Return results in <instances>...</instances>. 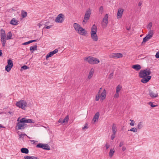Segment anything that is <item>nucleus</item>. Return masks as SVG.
I'll use <instances>...</instances> for the list:
<instances>
[{
	"label": "nucleus",
	"mask_w": 159,
	"mask_h": 159,
	"mask_svg": "<svg viewBox=\"0 0 159 159\" xmlns=\"http://www.w3.org/2000/svg\"><path fill=\"white\" fill-rule=\"evenodd\" d=\"M151 74V71L149 69L140 70L139 73V76L142 78L141 80V82L143 83L148 82L151 78V76L149 75Z\"/></svg>",
	"instance_id": "nucleus-1"
},
{
	"label": "nucleus",
	"mask_w": 159,
	"mask_h": 159,
	"mask_svg": "<svg viewBox=\"0 0 159 159\" xmlns=\"http://www.w3.org/2000/svg\"><path fill=\"white\" fill-rule=\"evenodd\" d=\"M97 27L95 24L93 25L91 29V35L92 39L95 41L98 40V37L97 34Z\"/></svg>",
	"instance_id": "nucleus-2"
},
{
	"label": "nucleus",
	"mask_w": 159,
	"mask_h": 159,
	"mask_svg": "<svg viewBox=\"0 0 159 159\" xmlns=\"http://www.w3.org/2000/svg\"><path fill=\"white\" fill-rule=\"evenodd\" d=\"M84 60L85 61L91 64H97L100 62L99 59L96 58L91 56L85 57Z\"/></svg>",
	"instance_id": "nucleus-3"
},
{
	"label": "nucleus",
	"mask_w": 159,
	"mask_h": 159,
	"mask_svg": "<svg viewBox=\"0 0 159 159\" xmlns=\"http://www.w3.org/2000/svg\"><path fill=\"white\" fill-rule=\"evenodd\" d=\"M16 105L17 107L25 110V107H27V104L24 100H20L16 102Z\"/></svg>",
	"instance_id": "nucleus-4"
},
{
	"label": "nucleus",
	"mask_w": 159,
	"mask_h": 159,
	"mask_svg": "<svg viewBox=\"0 0 159 159\" xmlns=\"http://www.w3.org/2000/svg\"><path fill=\"white\" fill-rule=\"evenodd\" d=\"M91 10L90 9H89L85 12L83 23H86L89 20L91 14Z\"/></svg>",
	"instance_id": "nucleus-5"
},
{
	"label": "nucleus",
	"mask_w": 159,
	"mask_h": 159,
	"mask_svg": "<svg viewBox=\"0 0 159 159\" xmlns=\"http://www.w3.org/2000/svg\"><path fill=\"white\" fill-rule=\"evenodd\" d=\"M36 147L37 148H40L45 150H50V148L48 144H43L42 143H38Z\"/></svg>",
	"instance_id": "nucleus-6"
},
{
	"label": "nucleus",
	"mask_w": 159,
	"mask_h": 159,
	"mask_svg": "<svg viewBox=\"0 0 159 159\" xmlns=\"http://www.w3.org/2000/svg\"><path fill=\"white\" fill-rule=\"evenodd\" d=\"M108 15L107 14H106L102 20V25L103 28L106 27L108 24Z\"/></svg>",
	"instance_id": "nucleus-7"
},
{
	"label": "nucleus",
	"mask_w": 159,
	"mask_h": 159,
	"mask_svg": "<svg viewBox=\"0 0 159 159\" xmlns=\"http://www.w3.org/2000/svg\"><path fill=\"white\" fill-rule=\"evenodd\" d=\"M64 20V16L62 14H59L55 20L57 23H61Z\"/></svg>",
	"instance_id": "nucleus-8"
},
{
	"label": "nucleus",
	"mask_w": 159,
	"mask_h": 159,
	"mask_svg": "<svg viewBox=\"0 0 159 159\" xmlns=\"http://www.w3.org/2000/svg\"><path fill=\"white\" fill-rule=\"evenodd\" d=\"M109 57L110 58H114L116 59L122 57H123V55L121 53H112L110 54Z\"/></svg>",
	"instance_id": "nucleus-9"
},
{
	"label": "nucleus",
	"mask_w": 159,
	"mask_h": 159,
	"mask_svg": "<svg viewBox=\"0 0 159 159\" xmlns=\"http://www.w3.org/2000/svg\"><path fill=\"white\" fill-rule=\"evenodd\" d=\"M16 127L18 130L23 129L26 127V124L23 122H20H20L17 123Z\"/></svg>",
	"instance_id": "nucleus-10"
},
{
	"label": "nucleus",
	"mask_w": 159,
	"mask_h": 159,
	"mask_svg": "<svg viewBox=\"0 0 159 159\" xmlns=\"http://www.w3.org/2000/svg\"><path fill=\"white\" fill-rule=\"evenodd\" d=\"M149 94L151 98H156L158 96L157 92L155 90H149Z\"/></svg>",
	"instance_id": "nucleus-11"
},
{
	"label": "nucleus",
	"mask_w": 159,
	"mask_h": 159,
	"mask_svg": "<svg viewBox=\"0 0 159 159\" xmlns=\"http://www.w3.org/2000/svg\"><path fill=\"white\" fill-rule=\"evenodd\" d=\"M124 11V10L121 8H119L118 9L117 14V16L118 19H119L121 17Z\"/></svg>",
	"instance_id": "nucleus-12"
},
{
	"label": "nucleus",
	"mask_w": 159,
	"mask_h": 159,
	"mask_svg": "<svg viewBox=\"0 0 159 159\" xmlns=\"http://www.w3.org/2000/svg\"><path fill=\"white\" fill-rule=\"evenodd\" d=\"M58 50L57 49H55L54 51L49 52L46 56V59H47L48 58L50 57L53 56L54 54L58 52Z\"/></svg>",
	"instance_id": "nucleus-13"
},
{
	"label": "nucleus",
	"mask_w": 159,
	"mask_h": 159,
	"mask_svg": "<svg viewBox=\"0 0 159 159\" xmlns=\"http://www.w3.org/2000/svg\"><path fill=\"white\" fill-rule=\"evenodd\" d=\"M78 33L81 35H84L87 34V31L81 27L78 31Z\"/></svg>",
	"instance_id": "nucleus-14"
},
{
	"label": "nucleus",
	"mask_w": 159,
	"mask_h": 159,
	"mask_svg": "<svg viewBox=\"0 0 159 159\" xmlns=\"http://www.w3.org/2000/svg\"><path fill=\"white\" fill-rule=\"evenodd\" d=\"M106 91L105 89H104L101 94H100L101 99L102 100H104L106 98Z\"/></svg>",
	"instance_id": "nucleus-15"
},
{
	"label": "nucleus",
	"mask_w": 159,
	"mask_h": 159,
	"mask_svg": "<svg viewBox=\"0 0 159 159\" xmlns=\"http://www.w3.org/2000/svg\"><path fill=\"white\" fill-rule=\"evenodd\" d=\"M99 116V113L98 112H97L94 116L93 119V121L94 122L97 121L98 120Z\"/></svg>",
	"instance_id": "nucleus-16"
},
{
	"label": "nucleus",
	"mask_w": 159,
	"mask_h": 159,
	"mask_svg": "<svg viewBox=\"0 0 159 159\" xmlns=\"http://www.w3.org/2000/svg\"><path fill=\"white\" fill-rule=\"evenodd\" d=\"M73 27L75 30L78 31L80 29L81 27L80 25L76 23H74L73 24Z\"/></svg>",
	"instance_id": "nucleus-17"
},
{
	"label": "nucleus",
	"mask_w": 159,
	"mask_h": 159,
	"mask_svg": "<svg viewBox=\"0 0 159 159\" xmlns=\"http://www.w3.org/2000/svg\"><path fill=\"white\" fill-rule=\"evenodd\" d=\"M132 67L137 71L139 70L141 68L140 65L139 64L134 65L132 66Z\"/></svg>",
	"instance_id": "nucleus-18"
},
{
	"label": "nucleus",
	"mask_w": 159,
	"mask_h": 159,
	"mask_svg": "<svg viewBox=\"0 0 159 159\" xmlns=\"http://www.w3.org/2000/svg\"><path fill=\"white\" fill-rule=\"evenodd\" d=\"M10 24L13 25H16L18 24V21L15 18H13L11 21Z\"/></svg>",
	"instance_id": "nucleus-19"
},
{
	"label": "nucleus",
	"mask_w": 159,
	"mask_h": 159,
	"mask_svg": "<svg viewBox=\"0 0 159 159\" xmlns=\"http://www.w3.org/2000/svg\"><path fill=\"white\" fill-rule=\"evenodd\" d=\"M151 38V37L149 35L147 34L145 37L143 38V41L142 43H143L146 42L147 41L149 40Z\"/></svg>",
	"instance_id": "nucleus-20"
},
{
	"label": "nucleus",
	"mask_w": 159,
	"mask_h": 159,
	"mask_svg": "<svg viewBox=\"0 0 159 159\" xmlns=\"http://www.w3.org/2000/svg\"><path fill=\"white\" fill-rule=\"evenodd\" d=\"M21 152L23 153L28 154L29 152L28 149L25 148H22L21 149Z\"/></svg>",
	"instance_id": "nucleus-21"
},
{
	"label": "nucleus",
	"mask_w": 159,
	"mask_h": 159,
	"mask_svg": "<svg viewBox=\"0 0 159 159\" xmlns=\"http://www.w3.org/2000/svg\"><path fill=\"white\" fill-rule=\"evenodd\" d=\"M115 153V150L114 148H111L110 150L109 153V156L111 158L112 157L114 154Z\"/></svg>",
	"instance_id": "nucleus-22"
},
{
	"label": "nucleus",
	"mask_w": 159,
	"mask_h": 159,
	"mask_svg": "<svg viewBox=\"0 0 159 159\" xmlns=\"http://www.w3.org/2000/svg\"><path fill=\"white\" fill-rule=\"evenodd\" d=\"M116 125L115 124H113L112 127V133L116 134Z\"/></svg>",
	"instance_id": "nucleus-23"
},
{
	"label": "nucleus",
	"mask_w": 159,
	"mask_h": 159,
	"mask_svg": "<svg viewBox=\"0 0 159 159\" xmlns=\"http://www.w3.org/2000/svg\"><path fill=\"white\" fill-rule=\"evenodd\" d=\"M7 40L10 39H12V34L11 31L8 32L7 34Z\"/></svg>",
	"instance_id": "nucleus-24"
},
{
	"label": "nucleus",
	"mask_w": 159,
	"mask_h": 159,
	"mask_svg": "<svg viewBox=\"0 0 159 159\" xmlns=\"http://www.w3.org/2000/svg\"><path fill=\"white\" fill-rule=\"evenodd\" d=\"M94 73V69L93 68H92L89 73L88 78L89 79L91 78L93 75Z\"/></svg>",
	"instance_id": "nucleus-25"
},
{
	"label": "nucleus",
	"mask_w": 159,
	"mask_h": 159,
	"mask_svg": "<svg viewBox=\"0 0 159 159\" xmlns=\"http://www.w3.org/2000/svg\"><path fill=\"white\" fill-rule=\"evenodd\" d=\"M7 39H1V41L2 43V46L4 47L6 42Z\"/></svg>",
	"instance_id": "nucleus-26"
},
{
	"label": "nucleus",
	"mask_w": 159,
	"mask_h": 159,
	"mask_svg": "<svg viewBox=\"0 0 159 159\" xmlns=\"http://www.w3.org/2000/svg\"><path fill=\"white\" fill-rule=\"evenodd\" d=\"M37 39H35V40H30V41H29L27 42H26L24 43H23L22 44L23 45H27L28 44L31 43L36 42L37 41Z\"/></svg>",
	"instance_id": "nucleus-27"
},
{
	"label": "nucleus",
	"mask_w": 159,
	"mask_h": 159,
	"mask_svg": "<svg viewBox=\"0 0 159 159\" xmlns=\"http://www.w3.org/2000/svg\"><path fill=\"white\" fill-rule=\"evenodd\" d=\"M21 17L23 18H24L26 17L27 16V13L26 11H21Z\"/></svg>",
	"instance_id": "nucleus-28"
},
{
	"label": "nucleus",
	"mask_w": 159,
	"mask_h": 159,
	"mask_svg": "<svg viewBox=\"0 0 159 159\" xmlns=\"http://www.w3.org/2000/svg\"><path fill=\"white\" fill-rule=\"evenodd\" d=\"M13 66H9V65H7L5 66V70L7 72H9L10 71L12 67Z\"/></svg>",
	"instance_id": "nucleus-29"
},
{
	"label": "nucleus",
	"mask_w": 159,
	"mask_h": 159,
	"mask_svg": "<svg viewBox=\"0 0 159 159\" xmlns=\"http://www.w3.org/2000/svg\"><path fill=\"white\" fill-rule=\"evenodd\" d=\"M122 86L120 85H118L116 87V92L119 93L122 89Z\"/></svg>",
	"instance_id": "nucleus-30"
},
{
	"label": "nucleus",
	"mask_w": 159,
	"mask_h": 159,
	"mask_svg": "<svg viewBox=\"0 0 159 159\" xmlns=\"http://www.w3.org/2000/svg\"><path fill=\"white\" fill-rule=\"evenodd\" d=\"M143 122H140L138 123L137 127L139 129H141L143 126Z\"/></svg>",
	"instance_id": "nucleus-31"
},
{
	"label": "nucleus",
	"mask_w": 159,
	"mask_h": 159,
	"mask_svg": "<svg viewBox=\"0 0 159 159\" xmlns=\"http://www.w3.org/2000/svg\"><path fill=\"white\" fill-rule=\"evenodd\" d=\"M37 46L36 45L34 46H31L30 47V50L31 51L33 52V51L37 50Z\"/></svg>",
	"instance_id": "nucleus-32"
},
{
	"label": "nucleus",
	"mask_w": 159,
	"mask_h": 159,
	"mask_svg": "<svg viewBox=\"0 0 159 159\" xmlns=\"http://www.w3.org/2000/svg\"><path fill=\"white\" fill-rule=\"evenodd\" d=\"M20 122H23L24 123H28V119H26L25 118H23L20 120Z\"/></svg>",
	"instance_id": "nucleus-33"
},
{
	"label": "nucleus",
	"mask_w": 159,
	"mask_h": 159,
	"mask_svg": "<svg viewBox=\"0 0 159 159\" xmlns=\"http://www.w3.org/2000/svg\"><path fill=\"white\" fill-rule=\"evenodd\" d=\"M0 36H6L5 30L3 29H1L0 30Z\"/></svg>",
	"instance_id": "nucleus-34"
},
{
	"label": "nucleus",
	"mask_w": 159,
	"mask_h": 159,
	"mask_svg": "<svg viewBox=\"0 0 159 159\" xmlns=\"http://www.w3.org/2000/svg\"><path fill=\"white\" fill-rule=\"evenodd\" d=\"M7 65L10 66H13V63L11 59H9L7 61Z\"/></svg>",
	"instance_id": "nucleus-35"
},
{
	"label": "nucleus",
	"mask_w": 159,
	"mask_h": 159,
	"mask_svg": "<svg viewBox=\"0 0 159 159\" xmlns=\"http://www.w3.org/2000/svg\"><path fill=\"white\" fill-rule=\"evenodd\" d=\"M100 98H101L100 93H98L97 94L95 97V100L96 101H98Z\"/></svg>",
	"instance_id": "nucleus-36"
},
{
	"label": "nucleus",
	"mask_w": 159,
	"mask_h": 159,
	"mask_svg": "<svg viewBox=\"0 0 159 159\" xmlns=\"http://www.w3.org/2000/svg\"><path fill=\"white\" fill-rule=\"evenodd\" d=\"M154 33L152 30H150L148 32V35H149L151 37H152Z\"/></svg>",
	"instance_id": "nucleus-37"
},
{
	"label": "nucleus",
	"mask_w": 159,
	"mask_h": 159,
	"mask_svg": "<svg viewBox=\"0 0 159 159\" xmlns=\"http://www.w3.org/2000/svg\"><path fill=\"white\" fill-rule=\"evenodd\" d=\"M69 119V116L68 115L63 120V122H68Z\"/></svg>",
	"instance_id": "nucleus-38"
},
{
	"label": "nucleus",
	"mask_w": 159,
	"mask_h": 159,
	"mask_svg": "<svg viewBox=\"0 0 159 159\" xmlns=\"http://www.w3.org/2000/svg\"><path fill=\"white\" fill-rule=\"evenodd\" d=\"M128 131H133L135 133L137 132V129L136 128H133L131 129H130L128 130Z\"/></svg>",
	"instance_id": "nucleus-39"
},
{
	"label": "nucleus",
	"mask_w": 159,
	"mask_h": 159,
	"mask_svg": "<svg viewBox=\"0 0 159 159\" xmlns=\"http://www.w3.org/2000/svg\"><path fill=\"white\" fill-rule=\"evenodd\" d=\"M152 26V22H150L147 26V28L148 30H151Z\"/></svg>",
	"instance_id": "nucleus-40"
},
{
	"label": "nucleus",
	"mask_w": 159,
	"mask_h": 159,
	"mask_svg": "<svg viewBox=\"0 0 159 159\" xmlns=\"http://www.w3.org/2000/svg\"><path fill=\"white\" fill-rule=\"evenodd\" d=\"M103 10V8L102 6H101L99 9V11L100 13L102 14Z\"/></svg>",
	"instance_id": "nucleus-41"
},
{
	"label": "nucleus",
	"mask_w": 159,
	"mask_h": 159,
	"mask_svg": "<svg viewBox=\"0 0 159 159\" xmlns=\"http://www.w3.org/2000/svg\"><path fill=\"white\" fill-rule=\"evenodd\" d=\"M33 156H25L24 157V158L25 159H31V158Z\"/></svg>",
	"instance_id": "nucleus-42"
},
{
	"label": "nucleus",
	"mask_w": 159,
	"mask_h": 159,
	"mask_svg": "<svg viewBox=\"0 0 159 159\" xmlns=\"http://www.w3.org/2000/svg\"><path fill=\"white\" fill-rule=\"evenodd\" d=\"M29 68V67L26 65L24 66L21 67V69H23L24 70H26L28 69Z\"/></svg>",
	"instance_id": "nucleus-43"
},
{
	"label": "nucleus",
	"mask_w": 159,
	"mask_h": 159,
	"mask_svg": "<svg viewBox=\"0 0 159 159\" xmlns=\"http://www.w3.org/2000/svg\"><path fill=\"white\" fill-rule=\"evenodd\" d=\"M119 96V93L116 92V93L114 95V98H118Z\"/></svg>",
	"instance_id": "nucleus-44"
},
{
	"label": "nucleus",
	"mask_w": 159,
	"mask_h": 159,
	"mask_svg": "<svg viewBox=\"0 0 159 159\" xmlns=\"http://www.w3.org/2000/svg\"><path fill=\"white\" fill-rule=\"evenodd\" d=\"M148 104H150V106H151L152 107H156V106H157V105H153V104L152 103V102H149L148 103Z\"/></svg>",
	"instance_id": "nucleus-45"
},
{
	"label": "nucleus",
	"mask_w": 159,
	"mask_h": 159,
	"mask_svg": "<svg viewBox=\"0 0 159 159\" xmlns=\"http://www.w3.org/2000/svg\"><path fill=\"white\" fill-rule=\"evenodd\" d=\"M113 134H113L111 135V139L112 140H113L115 138V134Z\"/></svg>",
	"instance_id": "nucleus-46"
},
{
	"label": "nucleus",
	"mask_w": 159,
	"mask_h": 159,
	"mask_svg": "<svg viewBox=\"0 0 159 159\" xmlns=\"http://www.w3.org/2000/svg\"><path fill=\"white\" fill-rule=\"evenodd\" d=\"M155 57L156 58H159V51L157 52L155 55Z\"/></svg>",
	"instance_id": "nucleus-47"
},
{
	"label": "nucleus",
	"mask_w": 159,
	"mask_h": 159,
	"mask_svg": "<svg viewBox=\"0 0 159 159\" xmlns=\"http://www.w3.org/2000/svg\"><path fill=\"white\" fill-rule=\"evenodd\" d=\"M58 122L62 124L64 123V122H63V120L62 119H61V118H60Z\"/></svg>",
	"instance_id": "nucleus-48"
},
{
	"label": "nucleus",
	"mask_w": 159,
	"mask_h": 159,
	"mask_svg": "<svg viewBox=\"0 0 159 159\" xmlns=\"http://www.w3.org/2000/svg\"><path fill=\"white\" fill-rule=\"evenodd\" d=\"M25 136H27L25 134H22L19 135L20 138H22L23 137Z\"/></svg>",
	"instance_id": "nucleus-49"
},
{
	"label": "nucleus",
	"mask_w": 159,
	"mask_h": 159,
	"mask_svg": "<svg viewBox=\"0 0 159 159\" xmlns=\"http://www.w3.org/2000/svg\"><path fill=\"white\" fill-rule=\"evenodd\" d=\"M28 123H34V120H31V119H28Z\"/></svg>",
	"instance_id": "nucleus-50"
},
{
	"label": "nucleus",
	"mask_w": 159,
	"mask_h": 159,
	"mask_svg": "<svg viewBox=\"0 0 159 159\" xmlns=\"http://www.w3.org/2000/svg\"><path fill=\"white\" fill-rule=\"evenodd\" d=\"M105 146H106V148L107 149L109 147V146L108 144V143H107L106 144V145H105Z\"/></svg>",
	"instance_id": "nucleus-51"
},
{
	"label": "nucleus",
	"mask_w": 159,
	"mask_h": 159,
	"mask_svg": "<svg viewBox=\"0 0 159 159\" xmlns=\"http://www.w3.org/2000/svg\"><path fill=\"white\" fill-rule=\"evenodd\" d=\"M124 142L123 141H121L119 145L120 147H121L122 146L124 145Z\"/></svg>",
	"instance_id": "nucleus-52"
},
{
	"label": "nucleus",
	"mask_w": 159,
	"mask_h": 159,
	"mask_svg": "<svg viewBox=\"0 0 159 159\" xmlns=\"http://www.w3.org/2000/svg\"><path fill=\"white\" fill-rule=\"evenodd\" d=\"M52 26V25H49V26H46V27H44V28H45L46 29H49L50 28H51Z\"/></svg>",
	"instance_id": "nucleus-53"
},
{
	"label": "nucleus",
	"mask_w": 159,
	"mask_h": 159,
	"mask_svg": "<svg viewBox=\"0 0 159 159\" xmlns=\"http://www.w3.org/2000/svg\"><path fill=\"white\" fill-rule=\"evenodd\" d=\"M113 75V73H112L111 74H110V75L109 76V78L111 79L112 78V76Z\"/></svg>",
	"instance_id": "nucleus-54"
},
{
	"label": "nucleus",
	"mask_w": 159,
	"mask_h": 159,
	"mask_svg": "<svg viewBox=\"0 0 159 159\" xmlns=\"http://www.w3.org/2000/svg\"><path fill=\"white\" fill-rule=\"evenodd\" d=\"M129 125L132 126H134V122H131L129 123Z\"/></svg>",
	"instance_id": "nucleus-55"
},
{
	"label": "nucleus",
	"mask_w": 159,
	"mask_h": 159,
	"mask_svg": "<svg viewBox=\"0 0 159 159\" xmlns=\"http://www.w3.org/2000/svg\"><path fill=\"white\" fill-rule=\"evenodd\" d=\"M1 39H7L6 36H0Z\"/></svg>",
	"instance_id": "nucleus-56"
},
{
	"label": "nucleus",
	"mask_w": 159,
	"mask_h": 159,
	"mask_svg": "<svg viewBox=\"0 0 159 159\" xmlns=\"http://www.w3.org/2000/svg\"><path fill=\"white\" fill-rule=\"evenodd\" d=\"M88 128L87 125L86 124L85 125L83 128V129H87Z\"/></svg>",
	"instance_id": "nucleus-57"
},
{
	"label": "nucleus",
	"mask_w": 159,
	"mask_h": 159,
	"mask_svg": "<svg viewBox=\"0 0 159 159\" xmlns=\"http://www.w3.org/2000/svg\"><path fill=\"white\" fill-rule=\"evenodd\" d=\"M126 149L125 147L123 146L122 148V150L123 151H124Z\"/></svg>",
	"instance_id": "nucleus-58"
},
{
	"label": "nucleus",
	"mask_w": 159,
	"mask_h": 159,
	"mask_svg": "<svg viewBox=\"0 0 159 159\" xmlns=\"http://www.w3.org/2000/svg\"><path fill=\"white\" fill-rule=\"evenodd\" d=\"M8 113H9L12 116L14 114L13 112L12 111H9L8 112Z\"/></svg>",
	"instance_id": "nucleus-59"
},
{
	"label": "nucleus",
	"mask_w": 159,
	"mask_h": 159,
	"mask_svg": "<svg viewBox=\"0 0 159 159\" xmlns=\"http://www.w3.org/2000/svg\"><path fill=\"white\" fill-rule=\"evenodd\" d=\"M142 2H140L138 3V6H140L142 4Z\"/></svg>",
	"instance_id": "nucleus-60"
},
{
	"label": "nucleus",
	"mask_w": 159,
	"mask_h": 159,
	"mask_svg": "<svg viewBox=\"0 0 159 159\" xmlns=\"http://www.w3.org/2000/svg\"><path fill=\"white\" fill-rule=\"evenodd\" d=\"M31 159H38L37 157L33 156L31 158Z\"/></svg>",
	"instance_id": "nucleus-61"
},
{
	"label": "nucleus",
	"mask_w": 159,
	"mask_h": 159,
	"mask_svg": "<svg viewBox=\"0 0 159 159\" xmlns=\"http://www.w3.org/2000/svg\"><path fill=\"white\" fill-rule=\"evenodd\" d=\"M38 25L39 27H40L41 26H42V24L41 23H39L38 24Z\"/></svg>",
	"instance_id": "nucleus-62"
},
{
	"label": "nucleus",
	"mask_w": 159,
	"mask_h": 159,
	"mask_svg": "<svg viewBox=\"0 0 159 159\" xmlns=\"http://www.w3.org/2000/svg\"><path fill=\"white\" fill-rule=\"evenodd\" d=\"M102 89V88H101L100 89L99 91V92H98V93H100V92H101V90Z\"/></svg>",
	"instance_id": "nucleus-63"
},
{
	"label": "nucleus",
	"mask_w": 159,
	"mask_h": 159,
	"mask_svg": "<svg viewBox=\"0 0 159 159\" xmlns=\"http://www.w3.org/2000/svg\"><path fill=\"white\" fill-rule=\"evenodd\" d=\"M2 50H0V57L2 56Z\"/></svg>",
	"instance_id": "nucleus-64"
}]
</instances>
